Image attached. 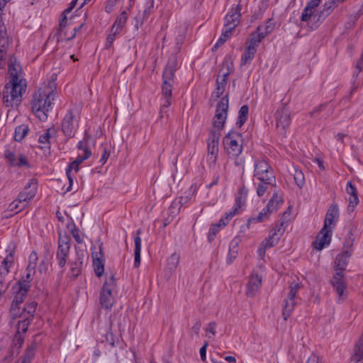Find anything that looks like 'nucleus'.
<instances>
[{
  "label": "nucleus",
  "instance_id": "b1692460",
  "mask_svg": "<svg viewBox=\"0 0 363 363\" xmlns=\"http://www.w3.org/2000/svg\"><path fill=\"white\" fill-rule=\"evenodd\" d=\"M241 239L239 237H235L230 242L229 252L227 256L226 262L228 264H231L238 255V245Z\"/></svg>",
  "mask_w": 363,
  "mask_h": 363
},
{
  "label": "nucleus",
  "instance_id": "c756f323",
  "mask_svg": "<svg viewBox=\"0 0 363 363\" xmlns=\"http://www.w3.org/2000/svg\"><path fill=\"white\" fill-rule=\"evenodd\" d=\"M13 263V257L11 253H10L1 262V265L0 266V276L5 277L9 274V267Z\"/></svg>",
  "mask_w": 363,
  "mask_h": 363
},
{
  "label": "nucleus",
  "instance_id": "4be33fe9",
  "mask_svg": "<svg viewBox=\"0 0 363 363\" xmlns=\"http://www.w3.org/2000/svg\"><path fill=\"white\" fill-rule=\"evenodd\" d=\"M77 147L82 151V153H79L77 157L73 161V164L75 166H79L91 155V150L88 147L86 141H79L77 144Z\"/></svg>",
  "mask_w": 363,
  "mask_h": 363
},
{
  "label": "nucleus",
  "instance_id": "37998d69",
  "mask_svg": "<svg viewBox=\"0 0 363 363\" xmlns=\"http://www.w3.org/2000/svg\"><path fill=\"white\" fill-rule=\"evenodd\" d=\"M315 14L316 13H315V9H313L311 7L306 6V7L303 11L301 19L302 21L305 22H308L309 20H313L315 22H318L317 18H314V16Z\"/></svg>",
  "mask_w": 363,
  "mask_h": 363
},
{
  "label": "nucleus",
  "instance_id": "5701e85b",
  "mask_svg": "<svg viewBox=\"0 0 363 363\" xmlns=\"http://www.w3.org/2000/svg\"><path fill=\"white\" fill-rule=\"evenodd\" d=\"M335 7L336 6L333 1L328 0L325 1L322 9L316 12V14L314 16V18H317L318 22H322L332 13Z\"/></svg>",
  "mask_w": 363,
  "mask_h": 363
},
{
  "label": "nucleus",
  "instance_id": "f3484780",
  "mask_svg": "<svg viewBox=\"0 0 363 363\" xmlns=\"http://www.w3.org/2000/svg\"><path fill=\"white\" fill-rule=\"evenodd\" d=\"M12 294L14 295V298L11 303L9 313L12 319H16L21 318L22 311H21L20 305L23 303L26 296L18 292H12Z\"/></svg>",
  "mask_w": 363,
  "mask_h": 363
},
{
  "label": "nucleus",
  "instance_id": "393cba45",
  "mask_svg": "<svg viewBox=\"0 0 363 363\" xmlns=\"http://www.w3.org/2000/svg\"><path fill=\"white\" fill-rule=\"evenodd\" d=\"M339 216V209L337 205H331L326 213L324 226L330 227L333 221H335Z\"/></svg>",
  "mask_w": 363,
  "mask_h": 363
},
{
  "label": "nucleus",
  "instance_id": "f704fd0d",
  "mask_svg": "<svg viewBox=\"0 0 363 363\" xmlns=\"http://www.w3.org/2000/svg\"><path fill=\"white\" fill-rule=\"evenodd\" d=\"M264 38V37L263 36L262 33H260L259 31L256 30V33L251 35V38L247 48H253L254 50L257 51V48L259 46V44Z\"/></svg>",
  "mask_w": 363,
  "mask_h": 363
},
{
  "label": "nucleus",
  "instance_id": "e2e57ef3",
  "mask_svg": "<svg viewBox=\"0 0 363 363\" xmlns=\"http://www.w3.org/2000/svg\"><path fill=\"white\" fill-rule=\"evenodd\" d=\"M359 199L357 195L356 196H350L349 197V206L348 208L353 211V208L358 204Z\"/></svg>",
  "mask_w": 363,
  "mask_h": 363
},
{
  "label": "nucleus",
  "instance_id": "9b49d317",
  "mask_svg": "<svg viewBox=\"0 0 363 363\" xmlns=\"http://www.w3.org/2000/svg\"><path fill=\"white\" fill-rule=\"evenodd\" d=\"M78 123L77 111L69 110L65 116L62 123V130L65 135L72 138L74 135Z\"/></svg>",
  "mask_w": 363,
  "mask_h": 363
},
{
  "label": "nucleus",
  "instance_id": "a878e982",
  "mask_svg": "<svg viewBox=\"0 0 363 363\" xmlns=\"http://www.w3.org/2000/svg\"><path fill=\"white\" fill-rule=\"evenodd\" d=\"M141 233V230L138 229L137 230V235L134 238L135 242V252H134V267H138L140 264V251H141V238L140 237V234Z\"/></svg>",
  "mask_w": 363,
  "mask_h": 363
},
{
  "label": "nucleus",
  "instance_id": "2eb2a0df",
  "mask_svg": "<svg viewBox=\"0 0 363 363\" xmlns=\"http://www.w3.org/2000/svg\"><path fill=\"white\" fill-rule=\"evenodd\" d=\"M331 229L329 227L323 226L313 243L314 247L318 250H321L325 246L329 245L331 240Z\"/></svg>",
  "mask_w": 363,
  "mask_h": 363
},
{
  "label": "nucleus",
  "instance_id": "c85d7f7f",
  "mask_svg": "<svg viewBox=\"0 0 363 363\" xmlns=\"http://www.w3.org/2000/svg\"><path fill=\"white\" fill-rule=\"evenodd\" d=\"M276 186V178H274V182L270 181H258L257 184V194L259 197L262 196L265 192L270 187Z\"/></svg>",
  "mask_w": 363,
  "mask_h": 363
},
{
  "label": "nucleus",
  "instance_id": "f257e3e1",
  "mask_svg": "<svg viewBox=\"0 0 363 363\" xmlns=\"http://www.w3.org/2000/svg\"><path fill=\"white\" fill-rule=\"evenodd\" d=\"M56 79V75L52 74L51 78L47 82H44L33 94L32 110L40 121H43L48 118V112L57 95Z\"/></svg>",
  "mask_w": 363,
  "mask_h": 363
},
{
  "label": "nucleus",
  "instance_id": "bb28decb",
  "mask_svg": "<svg viewBox=\"0 0 363 363\" xmlns=\"http://www.w3.org/2000/svg\"><path fill=\"white\" fill-rule=\"evenodd\" d=\"M127 19V12L125 11H122L112 26L111 31L112 33H119L122 30L123 26L125 25Z\"/></svg>",
  "mask_w": 363,
  "mask_h": 363
},
{
  "label": "nucleus",
  "instance_id": "680f3d73",
  "mask_svg": "<svg viewBox=\"0 0 363 363\" xmlns=\"http://www.w3.org/2000/svg\"><path fill=\"white\" fill-rule=\"evenodd\" d=\"M346 191H347V193L350 195V196H356L357 195V189L356 187L352 184V183L351 182H348L347 184V187H346Z\"/></svg>",
  "mask_w": 363,
  "mask_h": 363
},
{
  "label": "nucleus",
  "instance_id": "6e6d98bb",
  "mask_svg": "<svg viewBox=\"0 0 363 363\" xmlns=\"http://www.w3.org/2000/svg\"><path fill=\"white\" fill-rule=\"evenodd\" d=\"M216 327L217 324L216 322L213 321L208 324L207 327L206 328V332L207 333V337L211 339L213 336L216 335Z\"/></svg>",
  "mask_w": 363,
  "mask_h": 363
},
{
  "label": "nucleus",
  "instance_id": "7c9ffc66",
  "mask_svg": "<svg viewBox=\"0 0 363 363\" xmlns=\"http://www.w3.org/2000/svg\"><path fill=\"white\" fill-rule=\"evenodd\" d=\"M296 304V301L288 299L286 298L284 299V304L282 311L284 320H287V318L290 316Z\"/></svg>",
  "mask_w": 363,
  "mask_h": 363
},
{
  "label": "nucleus",
  "instance_id": "1a4fd4ad",
  "mask_svg": "<svg viewBox=\"0 0 363 363\" xmlns=\"http://www.w3.org/2000/svg\"><path fill=\"white\" fill-rule=\"evenodd\" d=\"M284 233L283 224H277L270 232L268 238L265 239L261 243L258 252L260 256L265 255V250L268 248L272 247L277 244L281 237Z\"/></svg>",
  "mask_w": 363,
  "mask_h": 363
},
{
  "label": "nucleus",
  "instance_id": "e433bc0d",
  "mask_svg": "<svg viewBox=\"0 0 363 363\" xmlns=\"http://www.w3.org/2000/svg\"><path fill=\"white\" fill-rule=\"evenodd\" d=\"M275 26V23L274 20L269 18L267 21L264 26H259L257 28V30L260 33H262L263 36L265 38L267 35L272 32Z\"/></svg>",
  "mask_w": 363,
  "mask_h": 363
},
{
  "label": "nucleus",
  "instance_id": "473e14b6",
  "mask_svg": "<svg viewBox=\"0 0 363 363\" xmlns=\"http://www.w3.org/2000/svg\"><path fill=\"white\" fill-rule=\"evenodd\" d=\"M29 130L28 125L26 124H21L15 128L14 139L20 142L23 140Z\"/></svg>",
  "mask_w": 363,
  "mask_h": 363
},
{
  "label": "nucleus",
  "instance_id": "a18cd8bd",
  "mask_svg": "<svg viewBox=\"0 0 363 363\" xmlns=\"http://www.w3.org/2000/svg\"><path fill=\"white\" fill-rule=\"evenodd\" d=\"M67 228L77 243L80 244L83 242V237L81 236L79 230L77 228L74 223L67 224Z\"/></svg>",
  "mask_w": 363,
  "mask_h": 363
},
{
  "label": "nucleus",
  "instance_id": "ea45409f",
  "mask_svg": "<svg viewBox=\"0 0 363 363\" xmlns=\"http://www.w3.org/2000/svg\"><path fill=\"white\" fill-rule=\"evenodd\" d=\"M302 287V285L300 283L293 282L289 286V291L287 293L286 298L298 301V297L296 296L299 289Z\"/></svg>",
  "mask_w": 363,
  "mask_h": 363
},
{
  "label": "nucleus",
  "instance_id": "bf43d9fd",
  "mask_svg": "<svg viewBox=\"0 0 363 363\" xmlns=\"http://www.w3.org/2000/svg\"><path fill=\"white\" fill-rule=\"evenodd\" d=\"M164 101L160 108V118H162L164 113H167V109L171 105V97H164Z\"/></svg>",
  "mask_w": 363,
  "mask_h": 363
},
{
  "label": "nucleus",
  "instance_id": "052dcab7",
  "mask_svg": "<svg viewBox=\"0 0 363 363\" xmlns=\"http://www.w3.org/2000/svg\"><path fill=\"white\" fill-rule=\"evenodd\" d=\"M293 209V206H290L288 207L287 210L284 212L282 215L281 220L282 221L279 224H283V228L285 229L284 224L289 220V216L291 214V211Z\"/></svg>",
  "mask_w": 363,
  "mask_h": 363
},
{
  "label": "nucleus",
  "instance_id": "338daca9",
  "mask_svg": "<svg viewBox=\"0 0 363 363\" xmlns=\"http://www.w3.org/2000/svg\"><path fill=\"white\" fill-rule=\"evenodd\" d=\"M235 28L233 27L232 26H225L224 25V28H223V32H222V35L223 36H225L226 38H228L231 33H232V31L235 29Z\"/></svg>",
  "mask_w": 363,
  "mask_h": 363
},
{
  "label": "nucleus",
  "instance_id": "39448f33",
  "mask_svg": "<svg viewBox=\"0 0 363 363\" xmlns=\"http://www.w3.org/2000/svg\"><path fill=\"white\" fill-rule=\"evenodd\" d=\"M116 283L113 276L106 279L100 294V303L102 307L109 309L115 302Z\"/></svg>",
  "mask_w": 363,
  "mask_h": 363
},
{
  "label": "nucleus",
  "instance_id": "f03ea898",
  "mask_svg": "<svg viewBox=\"0 0 363 363\" xmlns=\"http://www.w3.org/2000/svg\"><path fill=\"white\" fill-rule=\"evenodd\" d=\"M11 80L4 87L2 101L5 106H18L21 101L23 92L26 90L25 82L11 73Z\"/></svg>",
  "mask_w": 363,
  "mask_h": 363
},
{
  "label": "nucleus",
  "instance_id": "72a5a7b5",
  "mask_svg": "<svg viewBox=\"0 0 363 363\" xmlns=\"http://www.w3.org/2000/svg\"><path fill=\"white\" fill-rule=\"evenodd\" d=\"M37 307V303L35 301H31L28 303L26 307L22 310L21 313V317H27L30 319H33L34 316V313L35 312Z\"/></svg>",
  "mask_w": 363,
  "mask_h": 363
},
{
  "label": "nucleus",
  "instance_id": "a19ab883",
  "mask_svg": "<svg viewBox=\"0 0 363 363\" xmlns=\"http://www.w3.org/2000/svg\"><path fill=\"white\" fill-rule=\"evenodd\" d=\"M35 343H32L30 345L28 346L26 353L23 355L22 359L18 362L20 363H31V360L33 359L35 355Z\"/></svg>",
  "mask_w": 363,
  "mask_h": 363
},
{
  "label": "nucleus",
  "instance_id": "864d4df0",
  "mask_svg": "<svg viewBox=\"0 0 363 363\" xmlns=\"http://www.w3.org/2000/svg\"><path fill=\"white\" fill-rule=\"evenodd\" d=\"M294 179L296 184L299 187H301L304 184V181H305L304 175L301 170L294 169Z\"/></svg>",
  "mask_w": 363,
  "mask_h": 363
},
{
  "label": "nucleus",
  "instance_id": "6e6552de",
  "mask_svg": "<svg viewBox=\"0 0 363 363\" xmlns=\"http://www.w3.org/2000/svg\"><path fill=\"white\" fill-rule=\"evenodd\" d=\"M70 250V238L67 235L59 233L58 247L56 254L57 264L60 267L65 266Z\"/></svg>",
  "mask_w": 363,
  "mask_h": 363
},
{
  "label": "nucleus",
  "instance_id": "ddd939ff",
  "mask_svg": "<svg viewBox=\"0 0 363 363\" xmlns=\"http://www.w3.org/2000/svg\"><path fill=\"white\" fill-rule=\"evenodd\" d=\"M277 128L281 135H285L286 129L291 123L290 112L288 108L283 107L275 113Z\"/></svg>",
  "mask_w": 363,
  "mask_h": 363
},
{
  "label": "nucleus",
  "instance_id": "de8ad7c7",
  "mask_svg": "<svg viewBox=\"0 0 363 363\" xmlns=\"http://www.w3.org/2000/svg\"><path fill=\"white\" fill-rule=\"evenodd\" d=\"M82 262V258L78 256L77 261L70 263L72 277H77L80 274Z\"/></svg>",
  "mask_w": 363,
  "mask_h": 363
},
{
  "label": "nucleus",
  "instance_id": "a211bd4d",
  "mask_svg": "<svg viewBox=\"0 0 363 363\" xmlns=\"http://www.w3.org/2000/svg\"><path fill=\"white\" fill-rule=\"evenodd\" d=\"M4 156L9 164L12 166H28V161L26 157L22 154H18L16 155L13 151L7 149L4 151Z\"/></svg>",
  "mask_w": 363,
  "mask_h": 363
},
{
  "label": "nucleus",
  "instance_id": "0e129e2a",
  "mask_svg": "<svg viewBox=\"0 0 363 363\" xmlns=\"http://www.w3.org/2000/svg\"><path fill=\"white\" fill-rule=\"evenodd\" d=\"M219 228L220 227L217 224H214L211 226L208 235V239L210 241L214 238L215 235L219 231Z\"/></svg>",
  "mask_w": 363,
  "mask_h": 363
},
{
  "label": "nucleus",
  "instance_id": "13d9d810",
  "mask_svg": "<svg viewBox=\"0 0 363 363\" xmlns=\"http://www.w3.org/2000/svg\"><path fill=\"white\" fill-rule=\"evenodd\" d=\"M26 206V203L23 201H19V197L18 196V199L13 201L9 205V209L11 211H15L19 209L21 210L24 206Z\"/></svg>",
  "mask_w": 363,
  "mask_h": 363
},
{
  "label": "nucleus",
  "instance_id": "c9c22d12",
  "mask_svg": "<svg viewBox=\"0 0 363 363\" xmlns=\"http://www.w3.org/2000/svg\"><path fill=\"white\" fill-rule=\"evenodd\" d=\"M180 260L179 254L174 252L168 259L167 262V269L173 272L177 269Z\"/></svg>",
  "mask_w": 363,
  "mask_h": 363
},
{
  "label": "nucleus",
  "instance_id": "2f4dec72",
  "mask_svg": "<svg viewBox=\"0 0 363 363\" xmlns=\"http://www.w3.org/2000/svg\"><path fill=\"white\" fill-rule=\"evenodd\" d=\"M55 130L48 129L45 133L39 137L38 142L44 145V147H48L51 143L52 139L55 137Z\"/></svg>",
  "mask_w": 363,
  "mask_h": 363
},
{
  "label": "nucleus",
  "instance_id": "aec40b11",
  "mask_svg": "<svg viewBox=\"0 0 363 363\" xmlns=\"http://www.w3.org/2000/svg\"><path fill=\"white\" fill-rule=\"evenodd\" d=\"M36 191L37 183L34 179H31L25 186L23 191L19 194V201H23L25 203L30 200L35 196Z\"/></svg>",
  "mask_w": 363,
  "mask_h": 363
},
{
  "label": "nucleus",
  "instance_id": "423d86ee",
  "mask_svg": "<svg viewBox=\"0 0 363 363\" xmlns=\"http://www.w3.org/2000/svg\"><path fill=\"white\" fill-rule=\"evenodd\" d=\"M254 177L258 181L274 182L275 175L270 165L262 159L255 162Z\"/></svg>",
  "mask_w": 363,
  "mask_h": 363
},
{
  "label": "nucleus",
  "instance_id": "79ce46f5",
  "mask_svg": "<svg viewBox=\"0 0 363 363\" xmlns=\"http://www.w3.org/2000/svg\"><path fill=\"white\" fill-rule=\"evenodd\" d=\"M24 337L22 333H16L13 337L11 347L10 350L13 352L16 350V354H18V350L22 347Z\"/></svg>",
  "mask_w": 363,
  "mask_h": 363
},
{
  "label": "nucleus",
  "instance_id": "58836bf2",
  "mask_svg": "<svg viewBox=\"0 0 363 363\" xmlns=\"http://www.w3.org/2000/svg\"><path fill=\"white\" fill-rule=\"evenodd\" d=\"M248 106L247 105H243L240 108L239 113H238V121L236 122V125L238 128H240L246 121L248 116Z\"/></svg>",
  "mask_w": 363,
  "mask_h": 363
},
{
  "label": "nucleus",
  "instance_id": "f8f14e48",
  "mask_svg": "<svg viewBox=\"0 0 363 363\" xmlns=\"http://www.w3.org/2000/svg\"><path fill=\"white\" fill-rule=\"evenodd\" d=\"M241 135L237 132H230L223 139V143L229 153L238 156L242 152V145L239 144Z\"/></svg>",
  "mask_w": 363,
  "mask_h": 363
},
{
  "label": "nucleus",
  "instance_id": "8fccbe9b",
  "mask_svg": "<svg viewBox=\"0 0 363 363\" xmlns=\"http://www.w3.org/2000/svg\"><path fill=\"white\" fill-rule=\"evenodd\" d=\"M93 266L94 267L96 275L99 277L102 276L104 271L103 260L100 259L99 257L94 258Z\"/></svg>",
  "mask_w": 363,
  "mask_h": 363
},
{
  "label": "nucleus",
  "instance_id": "4c0bfd02",
  "mask_svg": "<svg viewBox=\"0 0 363 363\" xmlns=\"http://www.w3.org/2000/svg\"><path fill=\"white\" fill-rule=\"evenodd\" d=\"M229 74H230L229 67H227L225 69L224 67H223L219 72V74H218L217 80H216V85H219V86L225 87V85H226L227 81H228V77Z\"/></svg>",
  "mask_w": 363,
  "mask_h": 363
},
{
  "label": "nucleus",
  "instance_id": "4468645a",
  "mask_svg": "<svg viewBox=\"0 0 363 363\" xmlns=\"http://www.w3.org/2000/svg\"><path fill=\"white\" fill-rule=\"evenodd\" d=\"M26 275L22 277L18 281L16 282L12 286V292L21 293L23 295L27 296L28 292L30 289V283L33 279V277L35 273V269H31L30 268L26 269Z\"/></svg>",
  "mask_w": 363,
  "mask_h": 363
},
{
  "label": "nucleus",
  "instance_id": "603ef678",
  "mask_svg": "<svg viewBox=\"0 0 363 363\" xmlns=\"http://www.w3.org/2000/svg\"><path fill=\"white\" fill-rule=\"evenodd\" d=\"M271 213L267 211V208H263V210L258 214L257 216L256 217H253L252 218H250L249 220V221H251V222H257V223H261V222H263L264 220H266L267 219H268L269 215Z\"/></svg>",
  "mask_w": 363,
  "mask_h": 363
},
{
  "label": "nucleus",
  "instance_id": "774afa93",
  "mask_svg": "<svg viewBox=\"0 0 363 363\" xmlns=\"http://www.w3.org/2000/svg\"><path fill=\"white\" fill-rule=\"evenodd\" d=\"M14 352L9 350L2 359V363H10L12 360Z\"/></svg>",
  "mask_w": 363,
  "mask_h": 363
},
{
  "label": "nucleus",
  "instance_id": "c03bdc74",
  "mask_svg": "<svg viewBox=\"0 0 363 363\" xmlns=\"http://www.w3.org/2000/svg\"><path fill=\"white\" fill-rule=\"evenodd\" d=\"M256 52L253 48H246L241 57L240 65L243 66L250 62L254 58Z\"/></svg>",
  "mask_w": 363,
  "mask_h": 363
},
{
  "label": "nucleus",
  "instance_id": "dca6fc26",
  "mask_svg": "<svg viewBox=\"0 0 363 363\" xmlns=\"http://www.w3.org/2000/svg\"><path fill=\"white\" fill-rule=\"evenodd\" d=\"M9 45L6 29L4 23H0V67L5 65L6 49Z\"/></svg>",
  "mask_w": 363,
  "mask_h": 363
},
{
  "label": "nucleus",
  "instance_id": "7ed1b4c3",
  "mask_svg": "<svg viewBox=\"0 0 363 363\" xmlns=\"http://www.w3.org/2000/svg\"><path fill=\"white\" fill-rule=\"evenodd\" d=\"M350 257V254L348 251H345L340 255H338L336 257L335 262V267L337 271L335 274L333 276L331 284L335 288L336 292L339 295V298H341L344 294V291L346 289L345 284L342 279L343 273L342 271L345 270L348 258Z\"/></svg>",
  "mask_w": 363,
  "mask_h": 363
},
{
  "label": "nucleus",
  "instance_id": "9d476101",
  "mask_svg": "<svg viewBox=\"0 0 363 363\" xmlns=\"http://www.w3.org/2000/svg\"><path fill=\"white\" fill-rule=\"evenodd\" d=\"M220 136V132L216 130L210 131L208 147H207V161L210 164H214L216 162L218 154V140Z\"/></svg>",
  "mask_w": 363,
  "mask_h": 363
},
{
  "label": "nucleus",
  "instance_id": "69168bd1",
  "mask_svg": "<svg viewBox=\"0 0 363 363\" xmlns=\"http://www.w3.org/2000/svg\"><path fill=\"white\" fill-rule=\"evenodd\" d=\"M117 33H112L111 31V33L107 36L106 40V48H109L112 46L113 41L115 40V36Z\"/></svg>",
  "mask_w": 363,
  "mask_h": 363
},
{
  "label": "nucleus",
  "instance_id": "412c9836",
  "mask_svg": "<svg viewBox=\"0 0 363 363\" xmlns=\"http://www.w3.org/2000/svg\"><path fill=\"white\" fill-rule=\"evenodd\" d=\"M261 283L262 277L257 274H252L247 286L246 294L248 296H254L258 291Z\"/></svg>",
  "mask_w": 363,
  "mask_h": 363
},
{
  "label": "nucleus",
  "instance_id": "4d7b16f0",
  "mask_svg": "<svg viewBox=\"0 0 363 363\" xmlns=\"http://www.w3.org/2000/svg\"><path fill=\"white\" fill-rule=\"evenodd\" d=\"M38 255L35 252H32L29 256L28 258V268H30L31 269H35L37 262H38Z\"/></svg>",
  "mask_w": 363,
  "mask_h": 363
},
{
  "label": "nucleus",
  "instance_id": "cd10ccee",
  "mask_svg": "<svg viewBox=\"0 0 363 363\" xmlns=\"http://www.w3.org/2000/svg\"><path fill=\"white\" fill-rule=\"evenodd\" d=\"M281 203H283L282 198L277 193H274L265 208L267 211L272 213L277 211L279 205Z\"/></svg>",
  "mask_w": 363,
  "mask_h": 363
},
{
  "label": "nucleus",
  "instance_id": "3c124183",
  "mask_svg": "<svg viewBox=\"0 0 363 363\" xmlns=\"http://www.w3.org/2000/svg\"><path fill=\"white\" fill-rule=\"evenodd\" d=\"M247 194V190L245 186L242 187L236 199V206H238V208H240L245 203Z\"/></svg>",
  "mask_w": 363,
  "mask_h": 363
},
{
  "label": "nucleus",
  "instance_id": "0eeeda50",
  "mask_svg": "<svg viewBox=\"0 0 363 363\" xmlns=\"http://www.w3.org/2000/svg\"><path fill=\"white\" fill-rule=\"evenodd\" d=\"M228 96H225L221 99L216 106V114L213 120V130L220 132L223 128L228 115Z\"/></svg>",
  "mask_w": 363,
  "mask_h": 363
},
{
  "label": "nucleus",
  "instance_id": "5fc2aeb1",
  "mask_svg": "<svg viewBox=\"0 0 363 363\" xmlns=\"http://www.w3.org/2000/svg\"><path fill=\"white\" fill-rule=\"evenodd\" d=\"M72 169H74V171L76 172H78V170H79V166L74 165L73 162L69 164V165L68 166V167L66 169V174H67V178L69 179V186L67 189V191L70 190L71 186L72 185V183H73V178H72V176L71 174Z\"/></svg>",
  "mask_w": 363,
  "mask_h": 363
},
{
  "label": "nucleus",
  "instance_id": "49530a36",
  "mask_svg": "<svg viewBox=\"0 0 363 363\" xmlns=\"http://www.w3.org/2000/svg\"><path fill=\"white\" fill-rule=\"evenodd\" d=\"M350 363H363V347H358L357 345L354 347V353L352 355Z\"/></svg>",
  "mask_w": 363,
  "mask_h": 363
},
{
  "label": "nucleus",
  "instance_id": "09e8293b",
  "mask_svg": "<svg viewBox=\"0 0 363 363\" xmlns=\"http://www.w3.org/2000/svg\"><path fill=\"white\" fill-rule=\"evenodd\" d=\"M21 318H22V320H19L18 323L16 333H21V332L23 333H26L30 321L33 320L27 317H21Z\"/></svg>",
  "mask_w": 363,
  "mask_h": 363
},
{
  "label": "nucleus",
  "instance_id": "6ab92c4d",
  "mask_svg": "<svg viewBox=\"0 0 363 363\" xmlns=\"http://www.w3.org/2000/svg\"><path fill=\"white\" fill-rule=\"evenodd\" d=\"M241 8L239 4L233 6L225 18V26L235 28L240 23Z\"/></svg>",
  "mask_w": 363,
  "mask_h": 363
},
{
  "label": "nucleus",
  "instance_id": "20e7f679",
  "mask_svg": "<svg viewBox=\"0 0 363 363\" xmlns=\"http://www.w3.org/2000/svg\"><path fill=\"white\" fill-rule=\"evenodd\" d=\"M178 68L177 60L175 57L169 59L163 71V84L162 94L163 97H172V88L174 82V72Z\"/></svg>",
  "mask_w": 363,
  "mask_h": 363
}]
</instances>
